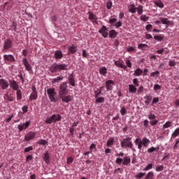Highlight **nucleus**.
Instances as JSON below:
<instances>
[{
    "instance_id": "21",
    "label": "nucleus",
    "mask_w": 179,
    "mask_h": 179,
    "mask_svg": "<svg viewBox=\"0 0 179 179\" xmlns=\"http://www.w3.org/2000/svg\"><path fill=\"white\" fill-rule=\"evenodd\" d=\"M64 80V76H57L55 78L52 79V85H55V83H59V82Z\"/></svg>"
},
{
    "instance_id": "3",
    "label": "nucleus",
    "mask_w": 179,
    "mask_h": 179,
    "mask_svg": "<svg viewBox=\"0 0 179 179\" xmlns=\"http://www.w3.org/2000/svg\"><path fill=\"white\" fill-rule=\"evenodd\" d=\"M66 68H68V65L65 64H54L50 67V71L52 73H55L57 72H61V71H66Z\"/></svg>"
},
{
    "instance_id": "5",
    "label": "nucleus",
    "mask_w": 179,
    "mask_h": 179,
    "mask_svg": "<svg viewBox=\"0 0 179 179\" xmlns=\"http://www.w3.org/2000/svg\"><path fill=\"white\" fill-rule=\"evenodd\" d=\"M68 93H69V89H68V85L66 84V83L64 82L59 85L58 90V94L59 96H66Z\"/></svg>"
},
{
    "instance_id": "28",
    "label": "nucleus",
    "mask_w": 179,
    "mask_h": 179,
    "mask_svg": "<svg viewBox=\"0 0 179 179\" xmlns=\"http://www.w3.org/2000/svg\"><path fill=\"white\" fill-rule=\"evenodd\" d=\"M114 145V138H110L106 143V146L108 148H111V146Z\"/></svg>"
},
{
    "instance_id": "38",
    "label": "nucleus",
    "mask_w": 179,
    "mask_h": 179,
    "mask_svg": "<svg viewBox=\"0 0 179 179\" xmlns=\"http://www.w3.org/2000/svg\"><path fill=\"white\" fill-rule=\"evenodd\" d=\"M136 10L138 15H142V13H143V6L139 5L138 8H136Z\"/></svg>"
},
{
    "instance_id": "13",
    "label": "nucleus",
    "mask_w": 179,
    "mask_h": 179,
    "mask_svg": "<svg viewBox=\"0 0 179 179\" xmlns=\"http://www.w3.org/2000/svg\"><path fill=\"white\" fill-rule=\"evenodd\" d=\"M10 86L13 90H19V84L15 80H10Z\"/></svg>"
},
{
    "instance_id": "32",
    "label": "nucleus",
    "mask_w": 179,
    "mask_h": 179,
    "mask_svg": "<svg viewBox=\"0 0 179 179\" xmlns=\"http://www.w3.org/2000/svg\"><path fill=\"white\" fill-rule=\"evenodd\" d=\"M37 97H38V96L37 95V92H31L29 96V100L31 101H33V100H37Z\"/></svg>"
},
{
    "instance_id": "63",
    "label": "nucleus",
    "mask_w": 179,
    "mask_h": 179,
    "mask_svg": "<svg viewBox=\"0 0 179 179\" xmlns=\"http://www.w3.org/2000/svg\"><path fill=\"white\" fill-rule=\"evenodd\" d=\"M115 22H117V19L116 18H112L109 20V23L110 24H114V23H115Z\"/></svg>"
},
{
    "instance_id": "8",
    "label": "nucleus",
    "mask_w": 179,
    "mask_h": 179,
    "mask_svg": "<svg viewBox=\"0 0 179 179\" xmlns=\"http://www.w3.org/2000/svg\"><path fill=\"white\" fill-rule=\"evenodd\" d=\"M34 138H36V133L30 131L25 135L24 140L26 141V142H29V141L33 140Z\"/></svg>"
},
{
    "instance_id": "30",
    "label": "nucleus",
    "mask_w": 179,
    "mask_h": 179,
    "mask_svg": "<svg viewBox=\"0 0 179 179\" xmlns=\"http://www.w3.org/2000/svg\"><path fill=\"white\" fill-rule=\"evenodd\" d=\"M129 12H130V13H136V7H135V4H131L129 6Z\"/></svg>"
},
{
    "instance_id": "54",
    "label": "nucleus",
    "mask_w": 179,
    "mask_h": 179,
    "mask_svg": "<svg viewBox=\"0 0 179 179\" xmlns=\"http://www.w3.org/2000/svg\"><path fill=\"white\" fill-rule=\"evenodd\" d=\"M163 169H164L163 165L158 166L156 167V171H163Z\"/></svg>"
},
{
    "instance_id": "44",
    "label": "nucleus",
    "mask_w": 179,
    "mask_h": 179,
    "mask_svg": "<svg viewBox=\"0 0 179 179\" xmlns=\"http://www.w3.org/2000/svg\"><path fill=\"white\" fill-rule=\"evenodd\" d=\"M120 114L121 115L124 116L125 114H127V109L125 107L122 106L120 109Z\"/></svg>"
},
{
    "instance_id": "37",
    "label": "nucleus",
    "mask_w": 179,
    "mask_h": 179,
    "mask_svg": "<svg viewBox=\"0 0 179 179\" xmlns=\"http://www.w3.org/2000/svg\"><path fill=\"white\" fill-rule=\"evenodd\" d=\"M38 145H43V146H45V145H48V141L41 139L38 141Z\"/></svg>"
},
{
    "instance_id": "1",
    "label": "nucleus",
    "mask_w": 179,
    "mask_h": 179,
    "mask_svg": "<svg viewBox=\"0 0 179 179\" xmlns=\"http://www.w3.org/2000/svg\"><path fill=\"white\" fill-rule=\"evenodd\" d=\"M134 143L138 146L139 150H142V146H144V148H148L149 146L150 140L146 137H143V138H136Z\"/></svg>"
},
{
    "instance_id": "50",
    "label": "nucleus",
    "mask_w": 179,
    "mask_h": 179,
    "mask_svg": "<svg viewBox=\"0 0 179 179\" xmlns=\"http://www.w3.org/2000/svg\"><path fill=\"white\" fill-rule=\"evenodd\" d=\"M96 103H104V97L96 98Z\"/></svg>"
},
{
    "instance_id": "15",
    "label": "nucleus",
    "mask_w": 179,
    "mask_h": 179,
    "mask_svg": "<svg viewBox=\"0 0 179 179\" xmlns=\"http://www.w3.org/2000/svg\"><path fill=\"white\" fill-rule=\"evenodd\" d=\"M43 159L45 162V163H46V164H50V153H48V151H45L43 156Z\"/></svg>"
},
{
    "instance_id": "35",
    "label": "nucleus",
    "mask_w": 179,
    "mask_h": 179,
    "mask_svg": "<svg viewBox=\"0 0 179 179\" xmlns=\"http://www.w3.org/2000/svg\"><path fill=\"white\" fill-rule=\"evenodd\" d=\"M178 135H179V127L176 129V130L171 135V138H177V136H178Z\"/></svg>"
},
{
    "instance_id": "18",
    "label": "nucleus",
    "mask_w": 179,
    "mask_h": 179,
    "mask_svg": "<svg viewBox=\"0 0 179 179\" xmlns=\"http://www.w3.org/2000/svg\"><path fill=\"white\" fill-rule=\"evenodd\" d=\"M115 65H116V66H119V68H122V69H127V66L124 65V61L122 60L115 61Z\"/></svg>"
},
{
    "instance_id": "14",
    "label": "nucleus",
    "mask_w": 179,
    "mask_h": 179,
    "mask_svg": "<svg viewBox=\"0 0 179 179\" xmlns=\"http://www.w3.org/2000/svg\"><path fill=\"white\" fill-rule=\"evenodd\" d=\"M88 19L92 22V23H96L97 24V16L96 15L93 14L92 12H88Z\"/></svg>"
},
{
    "instance_id": "9",
    "label": "nucleus",
    "mask_w": 179,
    "mask_h": 179,
    "mask_svg": "<svg viewBox=\"0 0 179 179\" xmlns=\"http://www.w3.org/2000/svg\"><path fill=\"white\" fill-rule=\"evenodd\" d=\"M115 85V83L112 80H108L106 81V90L110 91L113 90V86Z\"/></svg>"
},
{
    "instance_id": "7",
    "label": "nucleus",
    "mask_w": 179,
    "mask_h": 179,
    "mask_svg": "<svg viewBox=\"0 0 179 179\" xmlns=\"http://www.w3.org/2000/svg\"><path fill=\"white\" fill-rule=\"evenodd\" d=\"M99 33L102 34L104 38H107V37H108V29L104 25L99 29Z\"/></svg>"
},
{
    "instance_id": "27",
    "label": "nucleus",
    "mask_w": 179,
    "mask_h": 179,
    "mask_svg": "<svg viewBox=\"0 0 179 179\" xmlns=\"http://www.w3.org/2000/svg\"><path fill=\"white\" fill-rule=\"evenodd\" d=\"M131 163V157L127 156L124 157L123 159V165L124 166H128V164H129Z\"/></svg>"
},
{
    "instance_id": "11",
    "label": "nucleus",
    "mask_w": 179,
    "mask_h": 179,
    "mask_svg": "<svg viewBox=\"0 0 179 179\" xmlns=\"http://www.w3.org/2000/svg\"><path fill=\"white\" fill-rule=\"evenodd\" d=\"M62 99V101L64 103H69V101H72V96L71 95H62L59 96Z\"/></svg>"
},
{
    "instance_id": "2",
    "label": "nucleus",
    "mask_w": 179,
    "mask_h": 179,
    "mask_svg": "<svg viewBox=\"0 0 179 179\" xmlns=\"http://www.w3.org/2000/svg\"><path fill=\"white\" fill-rule=\"evenodd\" d=\"M120 145L123 149H127L128 148L129 149H131V150H134L135 152V149H134V144L132 143V138L131 137L123 138V140L120 142Z\"/></svg>"
},
{
    "instance_id": "48",
    "label": "nucleus",
    "mask_w": 179,
    "mask_h": 179,
    "mask_svg": "<svg viewBox=\"0 0 179 179\" xmlns=\"http://www.w3.org/2000/svg\"><path fill=\"white\" fill-rule=\"evenodd\" d=\"M146 175V173H142V172H141V173H139L138 174H137L136 176V178H138V179H141V178H142L144 176H145Z\"/></svg>"
},
{
    "instance_id": "47",
    "label": "nucleus",
    "mask_w": 179,
    "mask_h": 179,
    "mask_svg": "<svg viewBox=\"0 0 179 179\" xmlns=\"http://www.w3.org/2000/svg\"><path fill=\"white\" fill-rule=\"evenodd\" d=\"M155 176V174L152 173V172H149L146 177H145V179H152L153 178V176Z\"/></svg>"
},
{
    "instance_id": "36",
    "label": "nucleus",
    "mask_w": 179,
    "mask_h": 179,
    "mask_svg": "<svg viewBox=\"0 0 179 179\" xmlns=\"http://www.w3.org/2000/svg\"><path fill=\"white\" fill-rule=\"evenodd\" d=\"M16 91L17 100H22V90H18Z\"/></svg>"
},
{
    "instance_id": "25",
    "label": "nucleus",
    "mask_w": 179,
    "mask_h": 179,
    "mask_svg": "<svg viewBox=\"0 0 179 179\" xmlns=\"http://www.w3.org/2000/svg\"><path fill=\"white\" fill-rule=\"evenodd\" d=\"M118 36V32H116L115 29H112L109 31L110 38H115Z\"/></svg>"
},
{
    "instance_id": "16",
    "label": "nucleus",
    "mask_w": 179,
    "mask_h": 179,
    "mask_svg": "<svg viewBox=\"0 0 179 179\" xmlns=\"http://www.w3.org/2000/svg\"><path fill=\"white\" fill-rule=\"evenodd\" d=\"M4 61H9V62H15V57L12 55H3Z\"/></svg>"
},
{
    "instance_id": "12",
    "label": "nucleus",
    "mask_w": 179,
    "mask_h": 179,
    "mask_svg": "<svg viewBox=\"0 0 179 179\" xmlns=\"http://www.w3.org/2000/svg\"><path fill=\"white\" fill-rule=\"evenodd\" d=\"M29 126H30V121H27L24 124H19L18 129H19L20 132H22V131H23V129H27V128H29Z\"/></svg>"
},
{
    "instance_id": "62",
    "label": "nucleus",
    "mask_w": 179,
    "mask_h": 179,
    "mask_svg": "<svg viewBox=\"0 0 179 179\" xmlns=\"http://www.w3.org/2000/svg\"><path fill=\"white\" fill-rule=\"evenodd\" d=\"M95 93V99H97L100 94H101V91H99V90L97 91L94 92Z\"/></svg>"
},
{
    "instance_id": "4",
    "label": "nucleus",
    "mask_w": 179,
    "mask_h": 179,
    "mask_svg": "<svg viewBox=\"0 0 179 179\" xmlns=\"http://www.w3.org/2000/svg\"><path fill=\"white\" fill-rule=\"evenodd\" d=\"M62 120V116L59 114H53L51 117L46 118L45 120V124H57V122Z\"/></svg>"
},
{
    "instance_id": "58",
    "label": "nucleus",
    "mask_w": 179,
    "mask_h": 179,
    "mask_svg": "<svg viewBox=\"0 0 179 179\" xmlns=\"http://www.w3.org/2000/svg\"><path fill=\"white\" fill-rule=\"evenodd\" d=\"M162 89V86H160L159 84H155L154 85V90H160Z\"/></svg>"
},
{
    "instance_id": "22",
    "label": "nucleus",
    "mask_w": 179,
    "mask_h": 179,
    "mask_svg": "<svg viewBox=\"0 0 179 179\" xmlns=\"http://www.w3.org/2000/svg\"><path fill=\"white\" fill-rule=\"evenodd\" d=\"M69 54H75L78 51V48L75 45H72L68 48Z\"/></svg>"
},
{
    "instance_id": "39",
    "label": "nucleus",
    "mask_w": 179,
    "mask_h": 179,
    "mask_svg": "<svg viewBox=\"0 0 179 179\" xmlns=\"http://www.w3.org/2000/svg\"><path fill=\"white\" fill-rule=\"evenodd\" d=\"M159 75H160V72L159 71H156L155 72H152L150 74L151 78H158Z\"/></svg>"
},
{
    "instance_id": "51",
    "label": "nucleus",
    "mask_w": 179,
    "mask_h": 179,
    "mask_svg": "<svg viewBox=\"0 0 179 179\" xmlns=\"http://www.w3.org/2000/svg\"><path fill=\"white\" fill-rule=\"evenodd\" d=\"M106 8H107V9H111V8H113V2L108 1L106 3Z\"/></svg>"
},
{
    "instance_id": "17",
    "label": "nucleus",
    "mask_w": 179,
    "mask_h": 179,
    "mask_svg": "<svg viewBox=\"0 0 179 179\" xmlns=\"http://www.w3.org/2000/svg\"><path fill=\"white\" fill-rule=\"evenodd\" d=\"M3 48L4 50H9V48H12V41H10V39H7L4 42Z\"/></svg>"
},
{
    "instance_id": "60",
    "label": "nucleus",
    "mask_w": 179,
    "mask_h": 179,
    "mask_svg": "<svg viewBox=\"0 0 179 179\" xmlns=\"http://www.w3.org/2000/svg\"><path fill=\"white\" fill-rule=\"evenodd\" d=\"M31 150H33L32 146L27 147L24 149L25 153H27V152H30Z\"/></svg>"
},
{
    "instance_id": "33",
    "label": "nucleus",
    "mask_w": 179,
    "mask_h": 179,
    "mask_svg": "<svg viewBox=\"0 0 179 179\" xmlns=\"http://www.w3.org/2000/svg\"><path fill=\"white\" fill-rule=\"evenodd\" d=\"M99 73L103 75V76H106L107 75V68L102 67L99 69Z\"/></svg>"
},
{
    "instance_id": "55",
    "label": "nucleus",
    "mask_w": 179,
    "mask_h": 179,
    "mask_svg": "<svg viewBox=\"0 0 179 179\" xmlns=\"http://www.w3.org/2000/svg\"><path fill=\"white\" fill-rule=\"evenodd\" d=\"M143 125L145 128H149V120H145L143 122Z\"/></svg>"
},
{
    "instance_id": "64",
    "label": "nucleus",
    "mask_w": 179,
    "mask_h": 179,
    "mask_svg": "<svg viewBox=\"0 0 179 179\" xmlns=\"http://www.w3.org/2000/svg\"><path fill=\"white\" fill-rule=\"evenodd\" d=\"M169 66H176V61L175 60H171L169 62Z\"/></svg>"
},
{
    "instance_id": "52",
    "label": "nucleus",
    "mask_w": 179,
    "mask_h": 179,
    "mask_svg": "<svg viewBox=\"0 0 179 179\" xmlns=\"http://www.w3.org/2000/svg\"><path fill=\"white\" fill-rule=\"evenodd\" d=\"M66 163L67 164H71V163H73V158L72 157H68Z\"/></svg>"
},
{
    "instance_id": "20",
    "label": "nucleus",
    "mask_w": 179,
    "mask_h": 179,
    "mask_svg": "<svg viewBox=\"0 0 179 179\" xmlns=\"http://www.w3.org/2000/svg\"><path fill=\"white\" fill-rule=\"evenodd\" d=\"M63 57H64V54H62V51L57 50L55 52V58L56 59H62Z\"/></svg>"
},
{
    "instance_id": "26",
    "label": "nucleus",
    "mask_w": 179,
    "mask_h": 179,
    "mask_svg": "<svg viewBox=\"0 0 179 179\" xmlns=\"http://www.w3.org/2000/svg\"><path fill=\"white\" fill-rule=\"evenodd\" d=\"M69 83L71 86L75 87V78L73 74H71L69 77Z\"/></svg>"
},
{
    "instance_id": "23",
    "label": "nucleus",
    "mask_w": 179,
    "mask_h": 179,
    "mask_svg": "<svg viewBox=\"0 0 179 179\" xmlns=\"http://www.w3.org/2000/svg\"><path fill=\"white\" fill-rule=\"evenodd\" d=\"M160 20H161L162 24H166V27H169V26H170V24H171V22L170 20H169V19H167V18L161 17Z\"/></svg>"
},
{
    "instance_id": "29",
    "label": "nucleus",
    "mask_w": 179,
    "mask_h": 179,
    "mask_svg": "<svg viewBox=\"0 0 179 179\" xmlns=\"http://www.w3.org/2000/svg\"><path fill=\"white\" fill-rule=\"evenodd\" d=\"M143 73V71L141 68H138L134 71V76H141Z\"/></svg>"
},
{
    "instance_id": "56",
    "label": "nucleus",
    "mask_w": 179,
    "mask_h": 179,
    "mask_svg": "<svg viewBox=\"0 0 179 179\" xmlns=\"http://www.w3.org/2000/svg\"><path fill=\"white\" fill-rule=\"evenodd\" d=\"M22 110L24 114L26 113H27V111H28V110H29V106H24L22 108Z\"/></svg>"
},
{
    "instance_id": "10",
    "label": "nucleus",
    "mask_w": 179,
    "mask_h": 179,
    "mask_svg": "<svg viewBox=\"0 0 179 179\" xmlns=\"http://www.w3.org/2000/svg\"><path fill=\"white\" fill-rule=\"evenodd\" d=\"M0 86L3 90H5V89L9 87V83H8V80L5 79H0Z\"/></svg>"
},
{
    "instance_id": "57",
    "label": "nucleus",
    "mask_w": 179,
    "mask_h": 179,
    "mask_svg": "<svg viewBox=\"0 0 179 179\" xmlns=\"http://www.w3.org/2000/svg\"><path fill=\"white\" fill-rule=\"evenodd\" d=\"M148 118H149V120H156V115H155V114H153V113H150L148 115Z\"/></svg>"
},
{
    "instance_id": "46",
    "label": "nucleus",
    "mask_w": 179,
    "mask_h": 179,
    "mask_svg": "<svg viewBox=\"0 0 179 179\" xmlns=\"http://www.w3.org/2000/svg\"><path fill=\"white\" fill-rule=\"evenodd\" d=\"M152 169H153V164H149L144 169V171H149V170H152Z\"/></svg>"
},
{
    "instance_id": "45",
    "label": "nucleus",
    "mask_w": 179,
    "mask_h": 179,
    "mask_svg": "<svg viewBox=\"0 0 179 179\" xmlns=\"http://www.w3.org/2000/svg\"><path fill=\"white\" fill-rule=\"evenodd\" d=\"M147 47H148V45L143 44V43H141L138 45V50H143V48H147Z\"/></svg>"
},
{
    "instance_id": "40",
    "label": "nucleus",
    "mask_w": 179,
    "mask_h": 179,
    "mask_svg": "<svg viewBox=\"0 0 179 179\" xmlns=\"http://www.w3.org/2000/svg\"><path fill=\"white\" fill-rule=\"evenodd\" d=\"M156 150H159V147L158 148H155V147H151L148 149V153H153V152H156Z\"/></svg>"
},
{
    "instance_id": "6",
    "label": "nucleus",
    "mask_w": 179,
    "mask_h": 179,
    "mask_svg": "<svg viewBox=\"0 0 179 179\" xmlns=\"http://www.w3.org/2000/svg\"><path fill=\"white\" fill-rule=\"evenodd\" d=\"M47 94L51 103H57V92H55V88L48 89Z\"/></svg>"
},
{
    "instance_id": "34",
    "label": "nucleus",
    "mask_w": 179,
    "mask_h": 179,
    "mask_svg": "<svg viewBox=\"0 0 179 179\" xmlns=\"http://www.w3.org/2000/svg\"><path fill=\"white\" fill-rule=\"evenodd\" d=\"M154 3L156 5V6H158V8H164V4H163V2H162V1L160 0L155 1Z\"/></svg>"
},
{
    "instance_id": "31",
    "label": "nucleus",
    "mask_w": 179,
    "mask_h": 179,
    "mask_svg": "<svg viewBox=\"0 0 179 179\" xmlns=\"http://www.w3.org/2000/svg\"><path fill=\"white\" fill-rule=\"evenodd\" d=\"M129 93H136V87L134 85H129Z\"/></svg>"
},
{
    "instance_id": "59",
    "label": "nucleus",
    "mask_w": 179,
    "mask_h": 179,
    "mask_svg": "<svg viewBox=\"0 0 179 179\" xmlns=\"http://www.w3.org/2000/svg\"><path fill=\"white\" fill-rule=\"evenodd\" d=\"M88 55H89V53H87V52L86 51V50H83V57L84 58H87Z\"/></svg>"
},
{
    "instance_id": "41",
    "label": "nucleus",
    "mask_w": 179,
    "mask_h": 179,
    "mask_svg": "<svg viewBox=\"0 0 179 179\" xmlns=\"http://www.w3.org/2000/svg\"><path fill=\"white\" fill-rule=\"evenodd\" d=\"M171 127V122L167 121L164 125H163V129H166L167 128H170Z\"/></svg>"
},
{
    "instance_id": "43",
    "label": "nucleus",
    "mask_w": 179,
    "mask_h": 179,
    "mask_svg": "<svg viewBox=\"0 0 179 179\" xmlns=\"http://www.w3.org/2000/svg\"><path fill=\"white\" fill-rule=\"evenodd\" d=\"M5 97H6L8 101H13V96L11 95H9L8 93L5 94Z\"/></svg>"
},
{
    "instance_id": "53",
    "label": "nucleus",
    "mask_w": 179,
    "mask_h": 179,
    "mask_svg": "<svg viewBox=\"0 0 179 179\" xmlns=\"http://www.w3.org/2000/svg\"><path fill=\"white\" fill-rule=\"evenodd\" d=\"M122 162H123L122 158L117 157L116 159L115 163H116V164H121L122 163Z\"/></svg>"
},
{
    "instance_id": "19",
    "label": "nucleus",
    "mask_w": 179,
    "mask_h": 179,
    "mask_svg": "<svg viewBox=\"0 0 179 179\" xmlns=\"http://www.w3.org/2000/svg\"><path fill=\"white\" fill-rule=\"evenodd\" d=\"M22 64H23L24 66H25L27 71H31V66L27 61V59H26V58L23 59Z\"/></svg>"
},
{
    "instance_id": "61",
    "label": "nucleus",
    "mask_w": 179,
    "mask_h": 179,
    "mask_svg": "<svg viewBox=\"0 0 179 179\" xmlns=\"http://www.w3.org/2000/svg\"><path fill=\"white\" fill-rule=\"evenodd\" d=\"M156 103H159V98L154 97L153 99H152V106H153L154 104H156Z\"/></svg>"
},
{
    "instance_id": "49",
    "label": "nucleus",
    "mask_w": 179,
    "mask_h": 179,
    "mask_svg": "<svg viewBox=\"0 0 179 179\" xmlns=\"http://www.w3.org/2000/svg\"><path fill=\"white\" fill-rule=\"evenodd\" d=\"M140 19L141 20H143V22H148V20H149V17L146 15H141Z\"/></svg>"
},
{
    "instance_id": "24",
    "label": "nucleus",
    "mask_w": 179,
    "mask_h": 179,
    "mask_svg": "<svg viewBox=\"0 0 179 179\" xmlns=\"http://www.w3.org/2000/svg\"><path fill=\"white\" fill-rule=\"evenodd\" d=\"M144 99H145L144 103L145 104H147V105H149L150 104V102L152 101V99H153V96H152V95L150 94H148V95H146Z\"/></svg>"
},
{
    "instance_id": "42",
    "label": "nucleus",
    "mask_w": 179,
    "mask_h": 179,
    "mask_svg": "<svg viewBox=\"0 0 179 179\" xmlns=\"http://www.w3.org/2000/svg\"><path fill=\"white\" fill-rule=\"evenodd\" d=\"M155 40H157V41H163V40L164 39V38L163 36H160L158 35H155L154 36Z\"/></svg>"
}]
</instances>
